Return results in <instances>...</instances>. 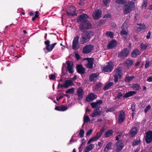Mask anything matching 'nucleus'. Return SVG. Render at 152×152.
I'll list each match as a JSON object with an SVG mask.
<instances>
[{
	"mask_svg": "<svg viewBox=\"0 0 152 152\" xmlns=\"http://www.w3.org/2000/svg\"><path fill=\"white\" fill-rule=\"evenodd\" d=\"M97 105L98 104H102V101L101 100H97L96 102Z\"/></svg>",
	"mask_w": 152,
	"mask_h": 152,
	"instance_id": "e2e57ef3",
	"label": "nucleus"
},
{
	"mask_svg": "<svg viewBox=\"0 0 152 152\" xmlns=\"http://www.w3.org/2000/svg\"><path fill=\"white\" fill-rule=\"evenodd\" d=\"M140 53L139 50L137 49H136L132 51L131 53V56L132 58H135Z\"/></svg>",
	"mask_w": 152,
	"mask_h": 152,
	"instance_id": "5701e85b",
	"label": "nucleus"
},
{
	"mask_svg": "<svg viewBox=\"0 0 152 152\" xmlns=\"http://www.w3.org/2000/svg\"><path fill=\"white\" fill-rule=\"evenodd\" d=\"M110 0H103V1L104 3V4L105 5H107V4L108 3Z\"/></svg>",
	"mask_w": 152,
	"mask_h": 152,
	"instance_id": "69168bd1",
	"label": "nucleus"
},
{
	"mask_svg": "<svg viewBox=\"0 0 152 152\" xmlns=\"http://www.w3.org/2000/svg\"><path fill=\"white\" fill-rule=\"evenodd\" d=\"M91 105L93 108H94L97 106V104L96 102H93L91 103Z\"/></svg>",
	"mask_w": 152,
	"mask_h": 152,
	"instance_id": "603ef678",
	"label": "nucleus"
},
{
	"mask_svg": "<svg viewBox=\"0 0 152 152\" xmlns=\"http://www.w3.org/2000/svg\"><path fill=\"white\" fill-rule=\"evenodd\" d=\"M93 144H91L87 146L86 147L88 148L91 151L93 148Z\"/></svg>",
	"mask_w": 152,
	"mask_h": 152,
	"instance_id": "bf43d9fd",
	"label": "nucleus"
},
{
	"mask_svg": "<svg viewBox=\"0 0 152 152\" xmlns=\"http://www.w3.org/2000/svg\"><path fill=\"white\" fill-rule=\"evenodd\" d=\"M96 141L95 140V139L93 137L92 138H91L87 142V144H89L91 142L93 141Z\"/></svg>",
	"mask_w": 152,
	"mask_h": 152,
	"instance_id": "4d7b16f0",
	"label": "nucleus"
},
{
	"mask_svg": "<svg viewBox=\"0 0 152 152\" xmlns=\"http://www.w3.org/2000/svg\"><path fill=\"white\" fill-rule=\"evenodd\" d=\"M145 141L147 143H149L152 142V131L149 130L146 133Z\"/></svg>",
	"mask_w": 152,
	"mask_h": 152,
	"instance_id": "9b49d317",
	"label": "nucleus"
},
{
	"mask_svg": "<svg viewBox=\"0 0 152 152\" xmlns=\"http://www.w3.org/2000/svg\"><path fill=\"white\" fill-rule=\"evenodd\" d=\"M66 63L67 65V71H68L69 73H73L74 71L73 67V63H71V61H66Z\"/></svg>",
	"mask_w": 152,
	"mask_h": 152,
	"instance_id": "f8f14e48",
	"label": "nucleus"
},
{
	"mask_svg": "<svg viewBox=\"0 0 152 152\" xmlns=\"http://www.w3.org/2000/svg\"><path fill=\"white\" fill-rule=\"evenodd\" d=\"M148 0H144L143 3L142 5V9H146L147 7Z\"/></svg>",
	"mask_w": 152,
	"mask_h": 152,
	"instance_id": "ea45409f",
	"label": "nucleus"
},
{
	"mask_svg": "<svg viewBox=\"0 0 152 152\" xmlns=\"http://www.w3.org/2000/svg\"><path fill=\"white\" fill-rule=\"evenodd\" d=\"M56 77V76L54 74H51L49 76V78L50 80H54L55 77Z\"/></svg>",
	"mask_w": 152,
	"mask_h": 152,
	"instance_id": "864d4df0",
	"label": "nucleus"
},
{
	"mask_svg": "<svg viewBox=\"0 0 152 152\" xmlns=\"http://www.w3.org/2000/svg\"><path fill=\"white\" fill-rule=\"evenodd\" d=\"M116 151L117 152H120L124 147V143L122 142L118 141L115 143Z\"/></svg>",
	"mask_w": 152,
	"mask_h": 152,
	"instance_id": "f3484780",
	"label": "nucleus"
},
{
	"mask_svg": "<svg viewBox=\"0 0 152 152\" xmlns=\"http://www.w3.org/2000/svg\"><path fill=\"white\" fill-rule=\"evenodd\" d=\"M140 142L141 141L140 139H139V140H134L132 142V145L133 146H134L139 145L140 144Z\"/></svg>",
	"mask_w": 152,
	"mask_h": 152,
	"instance_id": "c9c22d12",
	"label": "nucleus"
},
{
	"mask_svg": "<svg viewBox=\"0 0 152 152\" xmlns=\"http://www.w3.org/2000/svg\"><path fill=\"white\" fill-rule=\"evenodd\" d=\"M98 75L96 73H93L91 74L89 77V81L92 82L94 80V79L97 77Z\"/></svg>",
	"mask_w": 152,
	"mask_h": 152,
	"instance_id": "cd10ccee",
	"label": "nucleus"
},
{
	"mask_svg": "<svg viewBox=\"0 0 152 152\" xmlns=\"http://www.w3.org/2000/svg\"><path fill=\"white\" fill-rule=\"evenodd\" d=\"M145 25L144 23H142V25L139 26L137 28V29L136 30L137 32H139L142 29H145Z\"/></svg>",
	"mask_w": 152,
	"mask_h": 152,
	"instance_id": "2f4dec72",
	"label": "nucleus"
},
{
	"mask_svg": "<svg viewBox=\"0 0 152 152\" xmlns=\"http://www.w3.org/2000/svg\"><path fill=\"white\" fill-rule=\"evenodd\" d=\"M102 11L101 10L94 11L92 14L93 18L94 20H98L101 17Z\"/></svg>",
	"mask_w": 152,
	"mask_h": 152,
	"instance_id": "ddd939ff",
	"label": "nucleus"
},
{
	"mask_svg": "<svg viewBox=\"0 0 152 152\" xmlns=\"http://www.w3.org/2000/svg\"><path fill=\"white\" fill-rule=\"evenodd\" d=\"M112 145V142H109L106 145V147L104 149V151H105L106 150V149H107V151L108 150L110 149L111 148V145Z\"/></svg>",
	"mask_w": 152,
	"mask_h": 152,
	"instance_id": "f704fd0d",
	"label": "nucleus"
},
{
	"mask_svg": "<svg viewBox=\"0 0 152 152\" xmlns=\"http://www.w3.org/2000/svg\"><path fill=\"white\" fill-rule=\"evenodd\" d=\"M58 87L61 88H66L65 84L64 85H62L60 83H59L58 84Z\"/></svg>",
	"mask_w": 152,
	"mask_h": 152,
	"instance_id": "052dcab7",
	"label": "nucleus"
},
{
	"mask_svg": "<svg viewBox=\"0 0 152 152\" xmlns=\"http://www.w3.org/2000/svg\"><path fill=\"white\" fill-rule=\"evenodd\" d=\"M93 130L92 129H89L86 133V136H88L90 135L92 133Z\"/></svg>",
	"mask_w": 152,
	"mask_h": 152,
	"instance_id": "6e6d98bb",
	"label": "nucleus"
},
{
	"mask_svg": "<svg viewBox=\"0 0 152 152\" xmlns=\"http://www.w3.org/2000/svg\"><path fill=\"white\" fill-rule=\"evenodd\" d=\"M138 131L137 128L136 127H133L130 130L129 134L130 137H134L137 133Z\"/></svg>",
	"mask_w": 152,
	"mask_h": 152,
	"instance_id": "a211bd4d",
	"label": "nucleus"
},
{
	"mask_svg": "<svg viewBox=\"0 0 152 152\" xmlns=\"http://www.w3.org/2000/svg\"><path fill=\"white\" fill-rule=\"evenodd\" d=\"M133 63V61L132 60H131L129 59H128L126 61V63L129 66H130L132 65Z\"/></svg>",
	"mask_w": 152,
	"mask_h": 152,
	"instance_id": "4c0bfd02",
	"label": "nucleus"
},
{
	"mask_svg": "<svg viewBox=\"0 0 152 152\" xmlns=\"http://www.w3.org/2000/svg\"><path fill=\"white\" fill-rule=\"evenodd\" d=\"M35 14H35V16L34 17H33L32 18V20L33 21H34L35 20L36 18H38L39 16V15L38 14V11H36L35 12Z\"/></svg>",
	"mask_w": 152,
	"mask_h": 152,
	"instance_id": "49530a36",
	"label": "nucleus"
},
{
	"mask_svg": "<svg viewBox=\"0 0 152 152\" xmlns=\"http://www.w3.org/2000/svg\"><path fill=\"white\" fill-rule=\"evenodd\" d=\"M76 69L78 73L83 74L85 73L86 69L81 64H79L77 65Z\"/></svg>",
	"mask_w": 152,
	"mask_h": 152,
	"instance_id": "dca6fc26",
	"label": "nucleus"
},
{
	"mask_svg": "<svg viewBox=\"0 0 152 152\" xmlns=\"http://www.w3.org/2000/svg\"><path fill=\"white\" fill-rule=\"evenodd\" d=\"M121 28H122V31L121 32L120 34L121 35H127L128 33L127 31H126L125 30V29L124 28H124L122 26H121Z\"/></svg>",
	"mask_w": 152,
	"mask_h": 152,
	"instance_id": "e433bc0d",
	"label": "nucleus"
},
{
	"mask_svg": "<svg viewBox=\"0 0 152 152\" xmlns=\"http://www.w3.org/2000/svg\"><path fill=\"white\" fill-rule=\"evenodd\" d=\"M79 36L77 35L75 37L72 42V49L73 50H75L78 49L80 48V45L79 43Z\"/></svg>",
	"mask_w": 152,
	"mask_h": 152,
	"instance_id": "39448f33",
	"label": "nucleus"
},
{
	"mask_svg": "<svg viewBox=\"0 0 152 152\" xmlns=\"http://www.w3.org/2000/svg\"><path fill=\"white\" fill-rule=\"evenodd\" d=\"M84 94L83 87H79L77 90V95L78 96V100H81L83 97Z\"/></svg>",
	"mask_w": 152,
	"mask_h": 152,
	"instance_id": "2eb2a0df",
	"label": "nucleus"
},
{
	"mask_svg": "<svg viewBox=\"0 0 152 152\" xmlns=\"http://www.w3.org/2000/svg\"><path fill=\"white\" fill-rule=\"evenodd\" d=\"M113 84L114 83L113 82H109L108 83H107L104 86L103 89L104 91L107 90L111 86H113Z\"/></svg>",
	"mask_w": 152,
	"mask_h": 152,
	"instance_id": "a878e982",
	"label": "nucleus"
},
{
	"mask_svg": "<svg viewBox=\"0 0 152 152\" xmlns=\"http://www.w3.org/2000/svg\"><path fill=\"white\" fill-rule=\"evenodd\" d=\"M94 34V33L91 31L83 32L81 34L80 43V44H84L88 42L93 35Z\"/></svg>",
	"mask_w": 152,
	"mask_h": 152,
	"instance_id": "f03ea898",
	"label": "nucleus"
},
{
	"mask_svg": "<svg viewBox=\"0 0 152 152\" xmlns=\"http://www.w3.org/2000/svg\"><path fill=\"white\" fill-rule=\"evenodd\" d=\"M86 59H88L87 61H88V64H86L87 68L89 69H92L93 68V65L94 64V58H87Z\"/></svg>",
	"mask_w": 152,
	"mask_h": 152,
	"instance_id": "412c9836",
	"label": "nucleus"
},
{
	"mask_svg": "<svg viewBox=\"0 0 152 152\" xmlns=\"http://www.w3.org/2000/svg\"><path fill=\"white\" fill-rule=\"evenodd\" d=\"M135 77L134 75H132L131 76H129L126 77L124 79V80L126 82L129 83Z\"/></svg>",
	"mask_w": 152,
	"mask_h": 152,
	"instance_id": "c756f323",
	"label": "nucleus"
},
{
	"mask_svg": "<svg viewBox=\"0 0 152 152\" xmlns=\"http://www.w3.org/2000/svg\"><path fill=\"white\" fill-rule=\"evenodd\" d=\"M65 84L66 88H68L69 87L74 85V84L72 82V80H66L65 82Z\"/></svg>",
	"mask_w": 152,
	"mask_h": 152,
	"instance_id": "b1692460",
	"label": "nucleus"
},
{
	"mask_svg": "<svg viewBox=\"0 0 152 152\" xmlns=\"http://www.w3.org/2000/svg\"><path fill=\"white\" fill-rule=\"evenodd\" d=\"M74 88H71L69 89L67 91H66V94H72L74 93Z\"/></svg>",
	"mask_w": 152,
	"mask_h": 152,
	"instance_id": "a19ab883",
	"label": "nucleus"
},
{
	"mask_svg": "<svg viewBox=\"0 0 152 152\" xmlns=\"http://www.w3.org/2000/svg\"><path fill=\"white\" fill-rule=\"evenodd\" d=\"M126 118L125 112L124 110H122L120 111L118 119V124H121L125 121Z\"/></svg>",
	"mask_w": 152,
	"mask_h": 152,
	"instance_id": "0eeeda50",
	"label": "nucleus"
},
{
	"mask_svg": "<svg viewBox=\"0 0 152 152\" xmlns=\"http://www.w3.org/2000/svg\"><path fill=\"white\" fill-rule=\"evenodd\" d=\"M94 49V46L92 45H89L85 46L82 50L84 53L88 54L91 52Z\"/></svg>",
	"mask_w": 152,
	"mask_h": 152,
	"instance_id": "9d476101",
	"label": "nucleus"
},
{
	"mask_svg": "<svg viewBox=\"0 0 152 152\" xmlns=\"http://www.w3.org/2000/svg\"><path fill=\"white\" fill-rule=\"evenodd\" d=\"M76 9L75 7L72 6L69 8L66 12V14L68 16H74L76 15Z\"/></svg>",
	"mask_w": 152,
	"mask_h": 152,
	"instance_id": "4468645a",
	"label": "nucleus"
},
{
	"mask_svg": "<svg viewBox=\"0 0 152 152\" xmlns=\"http://www.w3.org/2000/svg\"><path fill=\"white\" fill-rule=\"evenodd\" d=\"M111 17V15L110 13H107V14L105 15L104 16V18H109Z\"/></svg>",
	"mask_w": 152,
	"mask_h": 152,
	"instance_id": "680f3d73",
	"label": "nucleus"
},
{
	"mask_svg": "<svg viewBox=\"0 0 152 152\" xmlns=\"http://www.w3.org/2000/svg\"><path fill=\"white\" fill-rule=\"evenodd\" d=\"M90 150L88 148L86 147L85 149L84 152H89Z\"/></svg>",
	"mask_w": 152,
	"mask_h": 152,
	"instance_id": "774afa93",
	"label": "nucleus"
},
{
	"mask_svg": "<svg viewBox=\"0 0 152 152\" xmlns=\"http://www.w3.org/2000/svg\"><path fill=\"white\" fill-rule=\"evenodd\" d=\"M132 87L133 89L135 91L139 90L141 89L140 85L138 83L133 84Z\"/></svg>",
	"mask_w": 152,
	"mask_h": 152,
	"instance_id": "7c9ffc66",
	"label": "nucleus"
},
{
	"mask_svg": "<svg viewBox=\"0 0 152 152\" xmlns=\"http://www.w3.org/2000/svg\"><path fill=\"white\" fill-rule=\"evenodd\" d=\"M104 128H102V129H101L100 131V133L102 135L103 133L104 132Z\"/></svg>",
	"mask_w": 152,
	"mask_h": 152,
	"instance_id": "338daca9",
	"label": "nucleus"
},
{
	"mask_svg": "<svg viewBox=\"0 0 152 152\" xmlns=\"http://www.w3.org/2000/svg\"><path fill=\"white\" fill-rule=\"evenodd\" d=\"M122 69L121 67H119L116 68L115 71V74L114 75V81L115 83H116L118 81V77H121Z\"/></svg>",
	"mask_w": 152,
	"mask_h": 152,
	"instance_id": "6e6552de",
	"label": "nucleus"
},
{
	"mask_svg": "<svg viewBox=\"0 0 152 152\" xmlns=\"http://www.w3.org/2000/svg\"><path fill=\"white\" fill-rule=\"evenodd\" d=\"M150 62L149 61H147L145 65V68H147L150 66Z\"/></svg>",
	"mask_w": 152,
	"mask_h": 152,
	"instance_id": "09e8293b",
	"label": "nucleus"
},
{
	"mask_svg": "<svg viewBox=\"0 0 152 152\" xmlns=\"http://www.w3.org/2000/svg\"><path fill=\"white\" fill-rule=\"evenodd\" d=\"M117 42L116 40L113 39L110 41L107 45V48L108 49H113L117 45Z\"/></svg>",
	"mask_w": 152,
	"mask_h": 152,
	"instance_id": "6ab92c4d",
	"label": "nucleus"
},
{
	"mask_svg": "<svg viewBox=\"0 0 152 152\" xmlns=\"http://www.w3.org/2000/svg\"><path fill=\"white\" fill-rule=\"evenodd\" d=\"M106 34L107 36L110 37V38H113V32L111 31L107 32L106 33Z\"/></svg>",
	"mask_w": 152,
	"mask_h": 152,
	"instance_id": "79ce46f5",
	"label": "nucleus"
},
{
	"mask_svg": "<svg viewBox=\"0 0 152 152\" xmlns=\"http://www.w3.org/2000/svg\"><path fill=\"white\" fill-rule=\"evenodd\" d=\"M148 45V43H145V44H144L143 43H142L140 44V48L141 50H145L146 49Z\"/></svg>",
	"mask_w": 152,
	"mask_h": 152,
	"instance_id": "473e14b6",
	"label": "nucleus"
},
{
	"mask_svg": "<svg viewBox=\"0 0 152 152\" xmlns=\"http://www.w3.org/2000/svg\"><path fill=\"white\" fill-rule=\"evenodd\" d=\"M75 56L77 60H79L80 59V57L79 55L77 53H75Z\"/></svg>",
	"mask_w": 152,
	"mask_h": 152,
	"instance_id": "13d9d810",
	"label": "nucleus"
},
{
	"mask_svg": "<svg viewBox=\"0 0 152 152\" xmlns=\"http://www.w3.org/2000/svg\"><path fill=\"white\" fill-rule=\"evenodd\" d=\"M97 95L93 93H91L86 97V100L87 102L92 101L96 98Z\"/></svg>",
	"mask_w": 152,
	"mask_h": 152,
	"instance_id": "aec40b11",
	"label": "nucleus"
},
{
	"mask_svg": "<svg viewBox=\"0 0 152 152\" xmlns=\"http://www.w3.org/2000/svg\"><path fill=\"white\" fill-rule=\"evenodd\" d=\"M151 35V31H149L148 32L146 36V38L148 39L150 38V36Z\"/></svg>",
	"mask_w": 152,
	"mask_h": 152,
	"instance_id": "0e129e2a",
	"label": "nucleus"
},
{
	"mask_svg": "<svg viewBox=\"0 0 152 152\" xmlns=\"http://www.w3.org/2000/svg\"><path fill=\"white\" fill-rule=\"evenodd\" d=\"M135 7L134 2L129 1L127 4L125 5L124 13L125 14H128L132 11Z\"/></svg>",
	"mask_w": 152,
	"mask_h": 152,
	"instance_id": "7ed1b4c3",
	"label": "nucleus"
},
{
	"mask_svg": "<svg viewBox=\"0 0 152 152\" xmlns=\"http://www.w3.org/2000/svg\"><path fill=\"white\" fill-rule=\"evenodd\" d=\"M127 0H116L117 3L120 4H123L126 2Z\"/></svg>",
	"mask_w": 152,
	"mask_h": 152,
	"instance_id": "a18cd8bd",
	"label": "nucleus"
},
{
	"mask_svg": "<svg viewBox=\"0 0 152 152\" xmlns=\"http://www.w3.org/2000/svg\"><path fill=\"white\" fill-rule=\"evenodd\" d=\"M113 133V131L112 129H110L106 131L104 134V136L106 137H108L112 135Z\"/></svg>",
	"mask_w": 152,
	"mask_h": 152,
	"instance_id": "c85d7f7f",
	"label": "nucleus"
},
{
	"mask_svg": "<svg viewBox=\"0 0 152 152\" xmlns=\"http://www.w3.org/2000/svg\"><path fill=\"white\" fill-rule=\"evenodd\" d=\"M50 41L49 40L47 41H45L44 42L45 44L46 45V48L48 52L51 51L57 44V43L55 42L50 45Z\"/></svg>",
	"mask_w": 152,
	"mask_h": 152,
	"instance_id": "1a4fd4ad",
	"label": "nucleus"
},
{
	"mask_svg": "<svg viewBox=\"0 0 152 152\" xmlns=\"http://www.w3.org/2000/svg\"><path fill=\"white\" fill-rule=\"evenodd\" d=\"M123 96V94H122V93L121 92H119L118 93L117 96V98L118 99H120L121 97L122 96Z\"/></svg>",
	"mask_w": 152,
	"mask_h": 152,
	"instance_id": "5fc2aeb1",
	"label": "nucleus"
},
{
	"mask_svg": "<svg viewBox=\"0 0 152 152\" xmlns=\"http://www.w3.org/2000/svg\"><path fill=\"white\" fill-rule=\"evenodd\" d=\"M84 132H85L83 129H80L79 134V136L81 138L83 137L84 136Z\"/></svg>",
	"mask_w": 152,
	"mask_h": 152,
	"instance_id": "37998d69",
	"label": "nucleus"
},
{
	"mask_svg": "<svg viewBox=\"0 0 152 152\" xmlns=\"http://www.w3.org/2000/svg\"><path fill=\"white\" fill-rule=\"evenodd\" d=\"M114 67L113 63L111 61H110L107 63L106 65L103 67L102 70L104 72H111L114 68Z\"/></svg>",
	"mask_w": 152,
	"mask_h": 152,
	"instance_id": "20e7f679",
	"label": "nucleus"
},
{
	"mask_svg": "<svg viewBox=\"0 0 152 152\" xmlns=\"http://www.w3.org/2000/svg\"><path fill=\"white\" fill-rule=\"evenodd\" d=\"M84 123H87L90 121V119L88 115L84 116Z\"/></svg>",
	"mask_w": 152,
	"mask_h": 152,
	"instance_id": "c03bdc74",
	"label": "nucleus"
},
{
	"mask_svg": "<svg viewBox=\"0 0 152 152\" xmlns=\"http://www.w3.org/2000/svg\"><path fill=\"white\" fill-rule=\"evenodd\" d=\"M135 104L134 103L131 104V109L133 112H134L135 108Z\"/></svg>",
	"mask_w": 152,
	"mask_h": 152,
	"instance_id": "8fccbe9b",
	"label": "nucleus"
},
{
	"mask_svg": "<svg viewBox=\"0 0 152 152\" xmlns=\"http://www.w3.org/2000/svg\"><path fill=\"white\" fill-rule=\"evenodd\" d=\"M116 108L115 106H114L108 108L106 110V111L107 113L109 112L113 113L115 110Z\"/></svg>",
	"mask_w": 152,
	"mask_h": 152,
	"instance_id": "72a5a7b5",
	"label": "nucleus"
},
{
	"mask_svg": "<svg viewBox=\"0 0 152 152\" xmlns=\"http://www.w3.org/2000/svg\"><path fill=\"white\" fill-rule=\"evenodd\" d=\"M102 135L100 133V132H97L96 134L95 135V136L93 137L94 139H95V140L96 141L98 139H99V138Z\"/></svg>",
	"mask_w": 152,
	"mask_h": 152,
	"instance_id": "58836bf2",
	"label": "nucleus"
},
{
	"mask_svg": "<svg viewBox=\"0 0 152 152\" xmlns=\"http://www.w3.org/2000/svg\"><path fill=\"white\" fill-rule=\"evenodd\" d=\"M68 109L67 106L64 105H62L60 106H56L55 108V110L58 111H65Z\"/></svg>",
	"mask_w": 152,
	"mask_h": 152,
	"instance_id": "4be33fe9",
	"label": "nucleus"
},
{
	"mask_svg": "<svg viewBox=\"0 0 152 152\" xmlns=\"http://www.w3.org/2000/svg\"><path fill=\"white\" fill-rule=\"evenodd\" d=\"M102 86V83H98L97 84L95 87V90H98Z\"/></svg>",
	"mask_w": 152,
	"mask_h": 152,
	"instance_id": "de8ad7c7",
	"label": "nucleus"
},
{
	"mask_svg": "<svg viewBox=\"0 0 152 152\" xmlns=\"http://www.w3.org/2000/svg\"><path fill=\"white\" fill-rule=\"evenodd\" d=\"M102 113V111H97L94 110L93 113L91 114V116L93 117H95L97 116H100Z\"/></svg>",
	"mask_w": 152,
	"mask_h": 152,
	"instance_id": "bb28decb",
	"label": "nucleus"
},
{
	"mask_svg": "<svg viewBox=\"0 0 152 152\" xmlns=\"http://www.w3.org/2000/svg\"><path fill=\"white\" fill-rule=\"evenodd\" d=\"M88 17L86 14H83L78 17L77 22L80 23L79 27L81 32L86 31L92 28L91 23L88 20Z\"/></svg>",
	"mask_w": 152,
	"mask_h": 152,
	"instance_id": "f257e3e1",
	"label": "nucleus"
},
{
	"mask_svg": "<svg viewBox=\"0 0 152 152\" xmlns=\"http://www.w3.org/2000/svg\"><path fill=\"white\" fill-rule=\"evenodd\" d=\"M136 92L134 91H130L125 94L123 96L124 98H128L136 94Z\"/></svg>",
	"mask_w": 152,
	"mask_h": 152,
	"instance_id": "393cba45",
	"label": "nucleus"
},
{
	"mask_svg": "<svg viewBox=\"0 0 152 152\" xmlns=\"http://www.w3.org/2000/svg\"><path fill=\"white\" fill-rule=\"evenodd\" d=\"M129 52V51L127 48H125L121 51L118 53V57L121 59H124L128 56Z\"/></svg>",
	"mask_w": 152,
	"mask_h": 152,
	"instance_id": "423d86ee",
	"label": "nucleus"
},
{
	"mask_svg": "<svg viewBox=\"0 0 152 152\" xmlns=\"http://www.w3.org/2000/svg\"><path fill=\"white\" fill-rule=\"evenodd\" d=\"M151 106L150 104L148 105L145 109V113H147L148 111L151 108Z\"/></svg>",
	"mask_w": 152,
	"mask_h": 152,
	"instance_id": "3c124183",
	"label": "nucleus"
}]
</instances>
